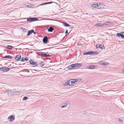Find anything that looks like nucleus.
<instances>
[{"mask_svg":"<svg viewBox=\"0 0 124 124\" xmlns=\"http://www.w3.org/2000/svg\"><path fill=\"white\" fill-rule=\"evenodd\" d=\"M30 64L33 65H38V64L36 62L33 61L31 59L30 60Z\"/></svg>","mask_w":124,"mask_h":124,"instance_id":"obj_7","label":"nucleus"},{"mask_svg":"<svg viewBox=\"0 0 124 124\" xmlns=\"http://www.w3.org/2000/svg\"><path fill=\"white\" fill-rule=\"evenodd\" d=\"M34 67H38V66H34Z\"/></svg>","mask_w":124,"mask_h":124,"instance_id":"obj_49","label":"nucleus"},{"mask_svg":"<svg viewBox=\"0 0 124 124\" xmlns=\"http://www.w3.org/2000/svg\"><path fill=\"white\" fill-rule=\"evenodd\" d=\"M120 33L122 35H123V34L124 33V32H121Z\"/></svg>","mask_w":124,"mask_h":124,"instance_id":"obj_43","label":"nucleus"},{"mask_svg":"<svg viewBox=\"0 0 124 124\" xmlns=\"http://www.w3.org/2000/svg\"><path fill=\"white\" fill-rule=\"evenodd\" d=\"M91 7L93 8H101L100 6L97 3L93 4L91 5Z\"/></svg>","mask_w":124,"mask_h":124,"instance_id":"obj_2","label":"nucleus"},{"mask_svg":"<svg viewBox=\"0 0 124 124\" xmlns=\"http://www.w3.org/2000/svg\"><path fill=\"white\" fill-rule=\"evenodd\" d=\"M4 68L3 67H1V68H0V70L1 71H4Z\"/></svg>","mask_w":124,"mask_h":124,"instance_id":"obj_33","label":"nucleus"},{"mask_svg":"<svg viewBox=\"0 0 124 124\" xmlns=\"http://www.w3.org/2000/svg\"><path fill=\"white\" fill-rule=\"evenodd\" d=\"M28 59L29 58L28 57H26L25 58H24L23 57H22L21 60V61L23 62L24 60L27 61L28 60Z\"/></svg>","mask_w":124,"mask_h":124,"instance_id":"obj_13","label":"nucleus"},{"mask_svg":"<svg viewBox=\"0 0 124 124\" xmlns=\"http://www.w3.org/2000/svg\"><path fill=\"white\" fill-rule=\"evenodd\" d=\"M122 71L124 73V70H122Z\"/></svg>","mask_w":124,"mask_h":124,"instance_id":"obj_48","label":"nucleus"},{"mask_svg":"<svg viewBox=\"0 0 124 124\" xmlns=\"http://www.w3.org/2000/svg\"><path fill=\"white\" fill-rule=\"evenodd\" d=\"M122 34L120 32V33H117L116 34V36L117 37H119L121 36Z\"/></svg>","mask_w":124,"mask_h":124,"instance_id":"obj_26","label":"nucleus"},{"mask_svg":"<svg viewBox=\"0 0 124 124\" xmlns=\"http://www.w3.org/2000/svg\"><path fill=\"white\" fill-rule=\"evenodd\" d=\"M54 29V28L53 27L51 26L48 29V32H51L53 31Z\"/></svg>","mask_w":124,"mask_h":124,"instance_id":"obj_12","label":"nucleus"},{"mask_svg":"<svg viewBox=\"0 0 124 124\" xmlns=\"http://www.w3.org/2000/svg\"><path fill=\"white\" fill-rule=\"evenodd\" d=\"M72 81H71L70 84L72 85H73L74 84H76V83L77 82L78 80H78L77 79H71Z\"/></svg>","mask_w":124,"mask_h":124,"instance_id":"obj_6","label":"nucleus"},{"mask_svg":"<svg viewBox=\"0 0 124 124\" xmlns=\"http://www.w3.org/2000/svg\"><path fill=\"white\" fill-rule=\"evenodd\" d=\"M67 104L65 103L64 105H63L61 107V108H63L66 107L67 106Z\"/></svg>","mask_w":124,"mask_h":124,"instance_id":"obj_28","label":"nucleus"},{"mask_svg":"<svg viewBox=\"0 0 124 124\" xmlns=\"http://www.w3.org/2000/svg\"><path fill=\"white\" fill-rule=\"evenodd\" d=\"M63 25L65 27H68L70 25L66 23H63Z\"/></svg>","mask_w":124,"mask_h":124,"instance_id":"obj_18","label":"nucleus"},{"mask_svg":"<svg viewBox=\"0 0 124 124\" xmlns=\"http://www.w3.org/2000/svg\"><path fill=\"white\" fill-rule=\"evenodd\" d=\"M21 29H22V31H23L24 32H26L27 31H28V29H26L25 28H21Z\"/></svg>","mask_w":124,"mask_h":124,"instance_id":"obj_20","label":"nucleus"},{"mask_svg":"<svg viewBox=\"0 0 124 124\" xmlns=\"http://www.w3.org/2000/svg\"><path fill=\"white\" fill-rule=\"evenodd\" d=\"M95 67V66L94 65H90L88 66L87 68L88 69H93Z\"/></svg>","mask_w":124,"mask_h":124,"instance_id":"obj_14","label":"nucleus"},{"mask_svg":"<svg viewBox=\"0 0 124 124\" xmlns=\"http://www.w3.org/2000/svg\"><path fill=\"white\" fill-rule=\"evenodd\" d=\"M103 25H109L110 24V22H106L105 23H103Z\"/></svg>","mask_w":124,"mask_h":124,"instance_id":"obj_25","label":"nucleus"},{"mask_svg":"<svg viewBox=\"0 0 124 124\" xmlns=\"http://www.w3.org/2000/svg\"><path fill=\"white\" fill-rule=\"evenodd\" d=\"M2 58L11 59L13 58V57L10 55H6L5 56L3 57Z\"/></svg>","mask_w":124,"mask_h":124,"instance_id":"obj_11","label":"nucleus"},{"mask_svg":"<svg viewBox=\"0 0 124 124\" xmlns=\"http://www.w3.org/2000/svg\"><path fill=\"white\" fill-rule=\"evenodd\" d=\"M122 65L123 66H124V62L122 63Z\"/></svg>","mask_w":124,"mask_h":124,"instance_id":"obj_45","label":"nucleus"},{"mask_svg":"<svg viewBox=\"0 0 124 124\" xmlns=\"http://www.w3.org/2000/svg\"><path fill=\"white\" fill-rule=\"evenodd\" d=\"M43 41L44 44H46L48 43L49 42L48 40V38L47 36H45L43 39Z\"/></svg>","mask_w":124,"mask_h":124,"instance_id":"obj_4","label":"nucleus"},{"mask_svg":"<svg viewBox=\"0 0 124 124\" xmlns=\"http://www.w3.org/2000/svg\"><path fill=\"white\" fill-rule=\"evenodd\" d=\"M4 71L7 72L10 70V68L6 67H4Z\"/></svg>","mask_w":124,"mask_h":124,"instance_id":"obj_17","label":"nucleus"},{"mask_svg":"<svg viewBox=\"0 0 124 124\" xmlns=\"http://www.w3.org/2000/svg\"><path fill=\"white\" fill-rule=\"evenodd\" d=\"M44 57H51L52 56V55H50L48 54H45L44 53Z\"/></svg>","mask_w":124,"mask_h":124,"instance_id":"obj_27","label":"nucleus"},{"mask_svg":"<svg viewBox=\"0 0 124 124\" xmlns=\"http://www.w3.org/2000/svg\"><path fill=\"white\" fill-rule=\"evenodd\" d=\"M28 99V97L26 96H25L23 97V101H25L27 100Z\"/></svg>","mask_w":124,"mask_h":124,"instance_id":"obj_30","label":"nucleus"},{"mask_svg":"<svg viewBox=\"0 0 124 124\" xmlns=\"http://www.w3.org/2000/svg\"><path fill=\"white\" fill-rule=\"evenodd\" d=\"M121 38L123 39H124V35H122L121 36Z\"/></svg>","mask_w":124,"mask_h":124,"instance_id":"obj_37","label":"nucleus"},{"mask_svg":"<svg viewBox=\"0 0 124 124\" xmlns=\"http://www.w3.org/2000/svg\"><path fill=\"white\" fill-rule=\"evenodd\" d=\"M38 18L37 17H31V21H37L38 20Z\"/></svg>","mask_w":124,"mask_h":124,"instance_id":"obj_16","label":"nucleus"},{"mask_svg":"<svg viewBox=\"0 0 124 124\" xmlns=\"http://www.w3.org/2000/svg\"><path fill=\"white\" fill-rule=\"evenodd\" d=\"M70 82H71V81L70 80H67L66 82L63 84V85L64 86H66L69 85L70 86H71V85L70 84Z\"/></svg>","mask_w":124,"mask_h":124,"instance_id":"obj_5","label":"nucleus"},{"mask_svg":"<svg viewBox=\"0 0 124 124\" xmlns=\"http://www.w3.org/2000/svg\"><path fill=\"white\" fill-rule=\"evenodd\" d=\"M32 33H33L34 34H35L36 33V32L34 31V32H32Z\"/></svg>","mask_w":124,"mask_h":124,"instance_id":"obj_46","label":"nucleus"},{"mask_svg":"<svg viewBox=\"0 0 124 124\" xmlns=\"http://www.w3.org/2000/svg\"><path fill=\"white\" fill-rule=\"evenodd\" d=\"M54 2H46V4H51V3H53Z\"/></svg>","mask_w":124,"mask_h":124,"instance_id":"obj_36","label":"nucleus"},{"mask_svg":"<svg viewBox=\"0 0 124 124\" xmlns=\"http://www.w3.org/2000/svg\"><path fill=\"white\" fill-rule=\"evenodd\" d=\"M31 21V17H29L27 18V21L30 22Z\"/></svg>","mask_w":124,"mask_h":124,"instance_id":"obj_29","label":"nucleus"},{"mask_svg":"<svg viewBox=\"0 0 124 124\" xmlns=\"http://www.w3.org/2000/svg\"><path fill=\"white\" fill-rule=\"evenodd\" d=\"M83 55H91V51L84 53H83Z\"/></svg>","mask_w":124,"mask_h":124,"instance_id":"obj_22","label":"nucleus"},{"mask_svg":"<svg viewBox=\"0 0 124 124\" xmlns=\"http://www.w3.org/2000/svg\"><path fill=\"white\" fill-rule=\"evenodd\" d=\"M14 68V67H13V68H12L11 69L13 68Z\"/></svg>","mask_w":124,"mask_h":124,"instance_id":"obj_50","label":"nucleus"},{"mask_svg":"<svg viewBox=\"0 0 124 124\" xmlns=\"http://www.w3.org/2000/svg\"><path fill=\"white\" fill-rule=\"evenodd\" d=\"M45 20H54L52 19H49L47 18V19H45Z\"/></svg>","mask_w":124,"mask_h":124,"instance_id":"obj_42","label":"nucleus"},{"mask_svg":"<svg viewBox=\"0 0 124 124\" xmlns=\"http://www.w3.org/2000/svg\"><path fill=\"white\" fill-rule=\"evenodd\" d=\"M82 45V44L81 43H79L78 44V46H80V45Z\"/></svg>","mask_w":124,"mask_h":124,"instance_id":"obj_44","label":"nucleus"},{"mask_svg":"<svg viewBox=\"0 0 124 124\" xmlns=\"http://www.w3.org/2000/svg\"><path fill=\"white\" fill-rule=\"evenodd\" d=\"M28 31V33L27 34V35L28 36L31 34L32 33V32H34V30L32 29L29 31Z\"/></svg>","mask_w":124,"mask_h":124,"instance_id":"obj_10","label":"nucleus"},{"mask_svg":"<svg viewBox=\"0 0 124 124\" xmlns=\"http://www.w3.org/2000/svg\"><path fill=\"white\" fill-rule=\"evenodd\" d=\"M37 54L38 55L40 56L41 57H44V53L42 52H39L37 53Z\"/></svg>","mask_w":124,"mask_h":124,"instance_id":"obj_8","label":"nucleus"},{"mask_svg":"<svg viewBox=\"0 0 124 124\" xmlns=\"http://www.w3.org/2000/svg\"><path fill=\"white\" fill-rule=\"evenodd\" d=\"M46 3H43L41 4L40 5H46Z\"/></svg>","mask_w":124,"mask_h":124,"instance_id":"obj_39","label":"nucleus"},{"mask_svg":"<svg viewBox=\"0 0 124 124\" xmlns=\"http://www.w3.org/2000/svg\"><path fill=\"white\" fill-rule=\"evenodd\" d=\"M102 25H103V24L100 23H98L96 24L95 25V26L97 27H101Z\"/></svg>","mask_w":124,"mask_h":124,"instance_id":"obj_15","label":"nucleus"},{"mask_svg":"<svg viewBox=\"0 0 124 124\" xmlns=\"http://www.w3.org/2000/svg\"><path fill=\"white\" fill-rule=\"evenodd\" d=\"M24 19H26V18H24Z\"/></svg>","mask_w":124,"mask_h":124,"instance_id":"obj_51","label":"nucleus"},{"mask_svg":"<svg viewBox=\"0 0 124 124\" xmlns=\"http://www.w3.org/2000/svg\"><path fill=\"white\" fill-rule=\"evenodd\" d=\"M21 58V55L19 54L17 55L15 58V59L17 61H19V59Z\"/></svg>","mask_w":124,"mask_h":124,"instance_id":"obj_9","label":"nucleus"},{"mask_svg":"<svg viewBox=\"0 0 124 124\" xmlns=\"http://www.w3.org/2000/svg\"><path fill=\"white\" fill-rule=\"evenodd\" d=\"M15 117L13 115H11L9 116L8 118V119L9 120V121L10 122H13L15 120Z\"/></svg>","mask_w":124,"mask_h":124,"instance_id":"obj_3","label":"nucleus"},{"mask_svg":"<svg viewBox=\"0 0 124 124\" xmlns=\"http://www.w3.org/2000/svg\"><path fill=\"white\" fill-rule=\"evenodd\" d=\"M39 64L40 66H43L45 65V63L43 61L41 62Z\"/></svg>","mask_w":124,"mask_h":124,"instance_id":"obj_21","label":"nucleus"},{"mask_svg":"<svg viewBox=\"0 0 124 124\" xmlns=\"http://www.w3.org/2000/svg\"><path fill=\"white\" fill-rule=\"evenodd\" d=\"M10 93L11 94H12L13 93L12 91H10L8 92V93Z\"/></svg>","mask_w":124,"mask_h":124,"instance_id":"obj_40","label":"nucleus"},{"mask_svg":"<svg viewBox=\"0 0 124 124\" xmlns=\"http://www.w3.org/2000/svg\"><path fill=\"white\" fill-rule=\"evenodd\" d=\"M82 66L81 63H76L75 64H72L66 68H68L69 70H71L79 68Z\"/></svg>","mask_w":124,"mask_h":124,"instance_id":"obj_1","label":"nucleus"},{"mask_svg":"<svg viewBox=\"0 0 124 124\" xmlns=\"http://www.w3.org/2000/svg\"><path fill=\"white\" fill-rule=\"evenodd\" d=\"M95 54L94 51H91V55Z\"/></svg>","mask_w":124,"mask_h":124,"instance_id":"obj_34","label":"nucleus"},{"mask_svg":"<svg viewBox=\"0 0 124 124\" xmlns=\"http://www.w3.org/2000/svg\"><path fill=\"white\" fill-rule=\"evenodd\" d=\"M118 121L119 122H122L123 121V120H122L120 119H119Z\"/></svg>","mask_w":124,"mask_h":124,"instance_id":"obj_38","label":"nucleus"},{"mask_svg":"<svg viewBox=\"0 0 124 124\" xmlns=\"http://www.w3.org/2000/svg\"><path fill=\"white\" fill-rule=\"evenodd\" d=\"M100 45L99 44H98L96 45V48H98L100 47Z\"/></svg>","mask_w":124,"mask_h":124,"instance_id":"obj_35","label":"nucleus"},{"mask_svg":"<svg viewBox=\"0 0 124 124\" xmlns=\"http://www.w3.org/2000/svg\"><path fill=\"white\" fill-rule=\"evenodd\" d=\"M34 72H35V71H36V70H32Z\"/></svg>","mask_w":124,"mask_h":124,"instance_id":"obj_47","label":"nucleus"},{"mask_svg":"<svg viewBox=\"0 0 124 124\" xmlns=\"http://www.w3.org/2000/svg\"><path fill=\"white\" fill-rule=\"evenodd\" d=\"M13 46H12L10 45H8L7 46V48L8 49L11 50L13 48Z\"/></svg>","mask_w":124,"mask_h":124,"instance_id":"obj_23","label":"nucleus"},{"mask_svg":"<svg viewBox=\"0 0 124 124\" xmlns=\"http://www.w3.org/2000/svg\"><path fill=\"white\" fill-rule=\"evenodd\" d=\"M65 33L66 34L65 36H67L69 34V33H68V30H66L65 32Z\"/></svg>","mask_w":124,"mask_h":124,"instance_id":"obj_31","label":"nucleus"},{"mask_svg":"<svg viewBox=\"0 0 124 124\" xmlns=\"http://www.w3.org/2000/svg\"><path fill=\"white\" fill-rule=\"evenodd\" d=\"M100 64L101 65H107V64L104 63V62L103 61H101L100 62Z\"/></svg>","mask_w":124,"mask_h":124,"instance_id":"obj_19","label":"nucleus"},{"mask_svg":"<svg viewBox=\"0 0 124 124\" xmlns=\"http://www.w3.org/2000/svg\"><path fill=\"white\" fill-rule=\"evenodd\" d=\"M100 48H101V49H104L105 48V47L103 45H100Z\"/></svg>","mask_w":124,"mask_h":124,"instance_id":"obj_24","label":"nucleus"},{"mask_svg":"<svg viewBox=\"0 0 124 124\" xmlns=\"http://www.w3.org/2000/svg\"><path fill=\"white\" fill-rule=\"evenodd\" d=\"M15 93L16 94H20V92L18 91H16L15 92Z\"/></svg>","mask_w":124,"mask_h":124,"instance_id":"obj_32","label":"nucleus"},{"mask_svg":"<svg viewBox=\"0 0 124 124\" xmlns=\"http://www.w3.org/2000/svg\"><path fill=\"white\" fill-rule=\"evenodd\" d=\"M94 53H95V54H97L98 53V52L97 51H94Z\"/></svg>","mask_w":124,"mask_h":124,"instance_id":"obj_41","label":"nucleus"}]
</instances>
